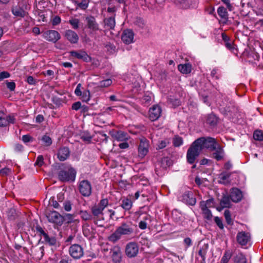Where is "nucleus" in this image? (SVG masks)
I'll use <instances>...</instances> for the list:
<instances>
[{
	"mask_svg": "<svg viewBox=\"0 0 263 263\" xmlns=\"http://www.w3.org/2000/svg\"><path fill=\"white\" fill-rule=\"evenodd\" d=\"M195 141L200 147L201 151L206 148L210 151H214L215 146L219 144L215 138L211 137H200L197 139Z\"/></svg>",
	"mask_w": 263,
	"mask_h": 263,
	"instance_id": "obj_1",
	"label": "nucleus"
},
{
	"mask_svg": "<svg viewBox=\"0 0 263 263\" xmlns=\"http://www.w3.org/2000/svg\"><path fill=\"white\" fill-rule=\"evenodd\" d=\"M201 152V148L194 141L186 153V160L190 164H193L195 162L196 158L199 156Z\"/></svg>",
	"mask_w": 263,
	"mask_h": 263,
	"instance_id": "obj_2",
	"label": "nucleus"
},
{
	"mask_svg": "<svg viewBox=\"0 0 263 263\" xmlns=\"http://www.w3.org/2000/svg\"><path fill=\"white\" fill-rule=\"evenodd\" d=\"M76 171L73 168L67 171L62 170L58 173V178L62 181H74L76 178Z\"/></svg>",
	"mask_w": 263,
	"mask_h": 263,
	"instance_id": "obj_3",
	"label": "nucleus"
},
{
	"mask_svg": "<svg viewBox=\"0 0 263 263\" xmlns=\"http://www.w3.org/2000/svg\"><path fill=\"white\" fill-rule=\"evenodd\" d=\"M46 216L49 222L61 226L63 223V216L55 211L47 210L45 213Z\"/></svg>",
	"mask_w": 263,
	"mask_h": 263,
	"instance_id": "obj_4",
	"label": "nucleus"
},
{
	"mask_svg": "<svg viewBox=\"0 0 263 263\" xmlns=\"http://www.w3.org/2000/svg\"><path fill=\"white\" fill-rule=\"evenodd\" d=\"M79 190L81 195L84 197H89L92 192L91 183L87 180L81 181L79 184Z\"/></svg>",
	"mask_w": 263,
	"mask_h": 263,
	"instance_id": "obj_5",
	"label": "nucleus"
},
{
	"mask_svg": "<svg viewBox=\"0 0 263 263\" xmlns=\"http://www.w3.org/2000/svg\"><path fill=\"white\" fill-rule=\"evenodd\" d=\"M84 21L86 27L89 29L91 32L100 30L99 25L93 16L91 15L86 16Z\"/></svg>",
	"mask_w": 263,
	"mask_h": 263,
	"instance_id": "obj_6",
	"label": "nucleus"
},
{
	"mask_svg": "<svg viewBox=\"0 0 263 263\" xmlns=\"http://www.w3.org/2000/svg\"><path fill=\"white\" fill-rule=\"evenodd\" d=\"M70 255L74 259L81 258L84 255L83 248L78 244L71 245L69 248Z\"/></svg>",
	"mask_w": 263,
	"mask_h": 263,
	"instance_id": "obj_7",
	"label": "nucleus"
},
{
	"mask_svg": "<svg viewBox=\"0 0 263 263\" xmlns=\"http://www.w3.org/2000/svg\"><path fill=\"white\" fill-rule=\"evenodd\" d=\"M122 235H130L134 233L132 222H122L116 229Z\"/></svg>",
	"mask_w": 263,
	"mask_h": 263,
	"instance_id": "obj_8",
	"label": "nucleus"
},
{
	"mask_svg": "<svg viewBox=\"0 0 263 263\" xmlns=\"http://www.w3.org/2000/svg\"><path fill=\"white\" fill-rule=\"evenodd\" d=\"M138 252L139 247L137 243L130 242L126 245L125 252L127 257L129 258L135 257L137 255Z\"/></svg>",
	"mask_w": 263,
	"mask_h": 263,
	"instance_id": "obj_9",
	"label": "nucleus"
},
{
	"mask_svg": "<svg viewBox=\"0 0 263 263\" xmlns=\"http://www.w3.org/2000/svg\"><path fill=\"white\" fill-rule=\"evenodd\" d=\"M14 117L11 115H7L4 111H0V126L6 127L10 124L14 123Z\"/></svg>",
	"mask_w": 263,
	"mask_h": 263,
	"instance_id": "obj_10",
	"label": "nucleus"
},
{
	"mask_svg": "<svg viewBox=\"0 0 263 263\" xmlns=\"http://www.w3.org/2000/svg\"><path fill=\"white\" fill-rule=\"evenodd\" d=\"M112 261L114 263H121L122 260V251L119 246H115L110 251Z\"/></svg>",
	"mask_w": 263,
	"mask_h": 263,
	"instance_id": "obj_11",
	"label": "nucleus"
},
{
	"mask_svg": "<svg viewBox=\"0 0 263 263\" xmlns=\"http://www.w3.org/2000/svg\"><path fill=\"white\" fill-rule=\"evenodd\" d=\"M36 231L40 233V236H42L44 238V242L50 246H54L56 244L57 240L54 237H50L42 229V227L38 226L36 228Z\"/></svg>",
	"mask_w": 263,
	"mask_h": 263,
	"instance_id": "obj_12",
	"label": "nucleus"
},
{
	"mask_svg": "<svg viewBox=\"0 0 263 263\" xmlns=\"http://www.w3.org/2000/svg\"><path fill=\"white\" fill-rule=\"evenodd\" d=\"M69 54L71 57L82 60L85 62H89L91 61V58L84 51L80 50L79 51H70Z\"/></svg>",
	"mask_w": 263,
	"mask_h": 263,
	"instance_id": "obj_13",
	"label": "nucleus"
},
{
	"mask_svg": "<svg viewBox=\"0 0 263 263\" xmlns=\"http://www.w3.org/2000/svg\"><path fill=\"white\" fill-rule=\"evenodd\" d=\"M43 37L47 41L57 42L61 38L60 33L55 30H48L43 33Z\"/></svg>",
	"mask_w": 263,
	"mask_h": 263,
	"instance_id": "obj_14",
	"label": "nucleus"
},
{
	"mask_svg": "<svg viewBox=\"0 0 263 263\" xmlns=\"http://www.w3.org/2000/svg\"><path fill=\"white\" fill-rule=\"evenodd\" d=\"M134 33L131 29H125L123 31L121 40L123 43L128 45L134 42Z\"/></svg>",
	"mask_w": 263,
	"mask_h": 263,
	"instance_id": "obj_15",
	"label": "nucleus"
},
{
	"mask_svg": "<svg viewBox=\"0 0 263 263\" xmlns=\"http://www.w3.org/2000/svg\"><path fill=\"white\" fill-rule=\"evenodd\" d=\"M148 141L145 138L142 139L138 147L139 156L143 158L148 153Z\"/></svg>",
	"mask_w": 263,
	"mask_h": 263,
	"instance_id": "obj_16",
	"label": "nucleus"
},
{
	"mask_svg": "<svg viewBox=\"0 0 263 263\" xmlns=\"http://www.w3.org/2000/svg\"><path fill=\"white\" fill-rule=\"evenodd\" d=\"M161 114V107L158 105H155L149 110V119L152 121H156L160 117Z\"/></svg>",
	"mask_w": 263,
	"mask_h": 263,
	"instance_id": "obj_17",
	"label": "nucleus"
},
{
	"mask_svg": "<svg viewBox=\"0 0 263 263\" xmlns=\"http://www.w3.org/2000/svg\"><path fill=\"white\" fill-rule=\"evenodd\" d=\"M183 202L191 205H194L196 203V199L192 191H185L182 195Z\"/></svg>",
	"mask_w": 263,
	"mask_h": 263,
	"instance_id": "obj_18",
	"label": "nucleus"
},
{
	"mask_svg": "<svg viewBox=\"0 0 263 263\" xmlns=\"http://www.w3.org/2000/svg\"><path fill=\"white\" fill-rule=\"evenodd\" d=\"M236 239L238 243L241 246H245L250 239V235L249 233L243 231L238 232Z\"/></svg>",
	"mask_w": 263,
	"mask_h": 263,
	"instance_id": "obj_19",
	"label": "nucleus"
},
{
	"mask_svg": "<svg viewBox=\"0 0 263 263\" xmlns=\"http://www.w3.org/2000/svg\"><path fill=\"white\" fill-rule=\"evenodd\" d=\"M64 36L72 44L77 43L79 40V36L77 33L70 29L65 31Z\"/></svg>",
	"mask_w": 263,
	"mask_h": 263,
	"instance_id": "obj_20",
	"label": "nucleus"
},
{
	"mask_svg": "<svg viewBox=\"0 0 263 263\" xmlns=\"http://www.w3.org/2000/svg\"><path fill=\"white\" fill-rule=\"evenodd\" d=\"M230 197L233 202H238L242 198V192L237 188H232L231 190Z\"/></svg>",
	"mask_w": 263,
	"mask_h": 263,
	"instance_id": "obj_21",
	"label": "nucleus"
},
{
	"mask_svg": "<svg viewBox=\"0 0 263 263\" xmlns=\"http://www.w3.org/2000/svg\"><path fill=\"white\" fill-rule=\"evenodd\" d=\"M215 152L212 154V157L217 161L222 160L224 156V152L221 146L218 144L215 146Z\"/></svg>",
	"mask_w": 263,
	"mask_h": 263,
	"instance_id": "obj_22",
	"label": "nucleus"
},
{
	"mask_svg": "<svg viewBox=\"0 0 263 263\" xmlns=\"http://www.w3.org/2000/svg\"><path fill=\"white\" fill-rule=\"evenodd\" d=\"M58 158L61 161L66 160L70 155V151L67 147L60 148L58 153Z\"/></svg>",
	"mask_w": 263,
	"mask_h": 263,
	"instance_id": "obj_23",
	"label": "nucleus"
},
{
	"mask_svg": "<svg viewBox=\"0 0 263 263\" xmlns=\"http://www.w3.org/2000/svg\"><path fill=\"white\" fill-rule=\"evenodd\" d=\"M218 118L215 115L211 114L206 116L205 122L211 126H215L218 123Z\"/></svg>",
	"mask_w": 263,
	"mask_h": 263,
	"instance_id": "obj_24",
	"label": "nucleus"
},
{
	"mask_svg": "<svg viewBox=\"0 0 263 263\" xmlns=\"http://www.w3.org/2000/svg\"><path fill=\"white\" fill-rule=\"evenodd\" d=\"M114 136L116 139L119 141H126L129 138L127 133L121 130L117 132Z\"/></svg>",
	"mask_w": 263,
	"mask_h": 263,
	"instance_id": "obj_25",
	"label": "nucleus"
},
{
	"mask_svg": "<svg viewBox=\"0 0 263 263\" xmlns=\"http://www.w3.org/2000/svg\"><path fill=\"white\" fill-rule=\"evenodd\" d=\"M178 70L183 74H188L191 72L192 65L190 63L179 64L178 66Z\"/></svg>",
	"mask_w": 263,
	"mask_h": 263,
	"instance_id": "obj_26",
	"label": "nucleus"
},
{
	"mask_svg": "<svg viewBox=\"0 0 263 263\" xmlns=\"http://www.w3.org/2000/svg\"><path fill=\"white\" fill-rule=\"evenodd\" d=\"M230 197L228 195H223L220 200V205L221 208H229L231 204Z\"/></svg>",
	"mask_w": 263,
	"mask_h": 263,
	"instance_id": "obj_27",
	"label": "nucleus"
},
{
	"mask_svg": "<svg viewBox=\"0 0 263 263\" xmlns=\"http://www.w3.org/2000/svg\"><path fill=\"white\" fill-rule=\"evenodd\" d=\"M133 206L132 200L128 198H122L121 199V206L125 210H129Z\"/></svg>",
	"mask_w": 263,
	"mask_h": 263,
	"instance_id": "obj_28",
	"label": "nucleus"
},
{
	"mask_svg": "<svg viewBox=\"0 0 263 263\" xmlns=\"http://www.w3.org/2000/svg\"><path fill=\"white\" fill-rule=\"evenodd\" d=\"M104 22L105 26H107L108 29H113L116 25L115 18L114 17H110L104 19Z\"/></svg>",
	"mask_w": 263,
	"mask_h": 263,
	"instance_id": "obj_29",
	"label": "nucleus"
},
{
	"mask_svg": "<svg viewBox=\"0 0 263 263\" xmlns=\"http://www.w3.org/2000/svg\"><path fill=\"white\" fill-rule=\"evenodd\" d=\"M231 176V173H222L219 175L218 182L221 184H227L229 183L228 179Z\"/></svg>",
	"mask_w": 263,
	"mask_h": 263,
	"instance_id": "obj_30",
	"label": "nucleus"
},
{
	"mask_svg": "<svg viewBox=\"0 0 263 263\" xmlns=\"http://www.w3.org/2000/svg\"><path fill=\"white\" fill-rule=\"evenodd\" d=\"M12 12L14 15L21 17H24L26 14V12L20 7L13 8Z\"/></svg>",
	"mask_w": 263,
	"mask_h": 263,
	"instance_id": "obj_31",
	"label": "nucleus"
},
{
	"mask_svg": "<svg viewBox=\"0 0 263 263\" xmlns=\"http://www.w3.org/2000/svg\"><path fill=\"white\" fill-rule=\"evenodd\" d=\"M121 238V235L116 229L115 231L108 237V240L113 243L116 242Z\"/></svg>",
	"mask_w": 263,
	"mask_h": 263,
	"instance_id": "obj_32",
	"label": "nucleus"
},
{
	"mask_svg": "<svg viewBox=\"0 0 263 263\" xmlns=\"http://www.w3.org/2000/svg\"><path fill=\"white\" fill-rule=\"evenodd\" d=\"M83 232L84 235L87 237H91L94 234V230L88 224L83 227Z\"/></svg>",
	"mask_w": 263,
	"mask_h": 263,
	"instance_id": "obj_33",
	"label": "nucleus"
},
{
	"mask_svg": "<svg viewBox=\"0 0 263 263\" xmlns=\"http://www.w3.org/2000/svg\"><path fill=\"white\" fill-rule=\"evenodd\" d=\"M217 13L219 16L222 19L227 21L228 14L227 9L224 7H219L217 9Z\"/></svg>",
	"mask_w": 263,
	"mask_h": 263,
	"instance_id": "obj_34",
	"label": "nucleus"
},
{
	"mask_svg": "<svg viewBox=\"0 0 263 263\" xmlns=\"http://www.w3.org/2000/svg\"><path fill=\"white\" fill-rule=\"evenodd\" d=\"M44 246L40 247L34 250L33 255L37 259H41L44 254Z\"/></svg>",
	"mask_w": 263,
	"mask_h": 263,
	"instance_id": "obj_35",
	"label": "nucleus"
},
{
	"mask_svg": "<svg viewBox=\"0 0 263 263\" xmlns=\"http://www.w3.org/2000/svg\"><path fill=\"white\" fill-rule=\"evenodd\" d=\"M79 214L81 218L85 221L90 220L92 218V215L87 211L81 210Z\"/></svg>",
	"mask_w": 263,
	"mask_h": 263,
	"instance_id": "obj_36",
	"label": "nucleus"
},
{
	"mask_svg": "<svg viewBox=\"0 0 263 263\" xmlns=\"http://www.w3.org/2000/svg\"><path fill=\"white\" fill-rule=\"evenodd\" d=\"M234 263H247V259L242 253H238L234 259Z\"/></svg>",
	"mask_w": 263,
	"mask_h": 263,
	"instance_id": "obj_37",
	"label": "nucleus"
},
{
	"mask_svg": "<svg viewBox=\"0 0 263 263\" xmlns=\"http://www.w3.org/2000/svg\"><path fill=\"white\" fill-rule=\"evenodd\" d=\"M91 212L95 216H98L102 213L103 209L98 204L95 205L91 208Z\"/></svg>",
	"mask_w": 263,
	"mask_h": 263,
	"instance_id": "obj_38",
	"label": "nucleus"
},
{
	"mask_svg": "<svg viewBox=\"0 0 263 263\" xmlns=\"http://www.w3.org/2000/svg\"><path fill=\"white\" fill-rule=\"evenodd\" d=\"M208 248V245L206 244L201 247L198 251V254L202 257V261H204L205 259V255L207 252Z\"/></svg>",
	"mask_w": 263,
	"mask_h": 263,
	"instance_id": "obj_39",
	"label": "nucleus"
},
{
	"mask_svg": "<svg viewBox=\"0 0 263 263\" xmlns=\"http://www.w3.org/2000/svg\"><path fill=\"white\" fill-rule=\"evenodd\" d=\"M173 143L175 146L179 147L183 144V139L178 136H175L173 139Z\"/></svg>",
	"mask_w": 263,
	"mask_h": 263,
	"instance_id": "obj_40",
	"label": "nucleus"
},
{
	"mask_svg": "<svg viewBox=\"0 0 263 263\" xmlns=\"http://www.w3.org/2000/svg\"><path fill=\"white\" fill-rule=\"evenodd\" d=\"M81 139L83 141L89 143L92 139V137L88 132H84L81 135Z\"/></svg>",
	"mask_w": 263,
	"mask_h": 263,
	"instance_id": "obj_41",
	"label": "nucleus"
},
{
	"mask_svg": "<svg viewBox=\"0 0 263 263\" xmlns=\"http://www.w3.org/2000/svg\"><path fill=\"white\" fill-rule=\"evenodd\" d=\"M81 99L84 102H87L90 100V93L89 90H85L83 91Z\"/></svg>",
	"mask_w": 263,
	"mask_h": 263,
	"instance_id": "obj_42",
	"label": "nucleus"
},
{
	"mask_svg": "<svg viewBox=\"0 0 263 263\" xmlns=\"http://www.w3.org/2000/svg\"><path fill=\"white\" fill-rule=\"evenodd\" d=\"M253 138L255 140H263V133L261 130H255L253 134Z\"/></svg>",
	"mask_w": 263,
	"mask_h": 263,
	"instance_id": "obj_43",
	"label": "nucleus"
},
{
	"mask_svg": "<svg viewBox=\"0 0 263 263\" xmlns=\"http://www.w3.org/2000/svg\"><path fill=\"white\" fill-rule=\"evenodd\" d=\"M89 3V0H82L81 2L78 3L77 6L82 10H86Z\"/></svg>",
	"mask_w": 263,
	"mask_h": 263,
	"instance_id": "obj_44",
	"label": "nucleus"
},
{
	"mask_svg": "<svg viewBox=\"0 0 263 263\" xmlns=\"http://www.w3.org/2000/svg\"><path fill=\"white\" fill-rule=\"evenodd\" d=\"M80 21L78 18H72L69 21V23L72 26L73 29H77L79 27Z\"/></svg>",
	"mask_w": 263,
	"mask_h": 263,
	"instance_id": "obj_45",
	"label": "nucleus"
},
{
	"mask_svg": "<svg viewBox=\"0 0 263 263\" xmlns=\"http://www.w3.org/2000/svg\"><path fill=\"white\" fill-rule=\"evenodd\" d=\"M224 217H225L227 223L230 225L233 224V221L231 219V215L230 212L229 210H226L224 213Z\"/></svg>",
	"mask_w": 263,
	"mask_h": 263,
	"instance_id": "obj_46",
	"label": "nucleus"
},
{
	"mask_svg": "<svg viewBox=\"0 0 263 263\" xmlns=\"http://www.w3.org/2000/svg\"><path fill=\"white\" fill-rule=\"evenodd\" d=\"M220 109H221V112L223 114H224L226 115H228L230 112L234 111L235 108L232 106H227L226 107L221 108Z\"/></svg>",
	"mask_w": 263,
	"mask_h": 263,
	"instance_id": "obj_47",
	"label": "nucleus"
},
{
	"mask_svg": "<svg viewBox=\"0 0 263 263\" xmlns=\"http://www.w3.org/2000/svg\"><path fill=\"white\" fill-rule=\"evenodd\" d=\"M73 215L71 214H66L63 216V222L66 221L67 223H71L73 221Z\"/></svg>",
	"mask_w": 263,
	"mask_h": 263,
	"instance_id": "obj_48",
	"label": "nucleus"
},
{
	"mask_svg": "<svg viewBox=\"0 0 263 263\" xmlns=\"http://www.w3.org/2000/svg\"><path fill=\"white\" fill-rule=\"evenodd\" d=\"M134 24L141 29L143 28L145 25L144 20L140 17H137L134 22Z\"/></svg>",
	"mask_w": 263,
	"mask_h": 263,
	"instance_id": "obj_49",
	"label": "nucleus"
},
{
	"mask_svg": "<svg viewBox=\"0 0 263 263\" xmlns=\"http://www.w3.org/2000/svg\"><path fill=\"white\" fill-rule=\"evenodd\" d=\"M42 140L46 146H50L52 144L51 138L47 135H44L42 138Z\"/></svg>",
	"mask_w": 263,
	"mask_h": 263,
	"instance_id": "obj_50",
	"label": "nucleus"
},
{
	"mask_svg": "<svg viewBox=\"0 0 263 263\" xmlns=\"http://www.w3.org/2000/svg\"><path fill=\"white\" fill-rule=\"evenodd\" d=\"M7 216L10 220H14L16 217V212L13 209H10L7 212Z\"/></svg>",
	"mask_w": 263,
	"mask_h": 263,
	"instance_id": "obj_51",
	"label": "nucleus"
},
{
	"mask_svg": "<svg viewBox=\"0 0 263 263\" xmlns=\"http://www.w3.org/2000/svg\"><path fill=\"white\" fill-rule=\"evenodd\" d=\"M231 254H230V253H229L227 251L226 252L221 258V263H228L229 259L231 258Z\"/></svg>",
	"mask_w": 263,
	"mask_h": 263,
	"instance_id": "obj_52",
	"label": "nucleus"
},
{
	"mask_svg": "<svg viewBox=\"0 0 263 263\" xmlns=\"http://www.w3.org/2000/svg\"><path fill=\"white\" fill-rule=\"evenodd\" d=\"M204 218L208 220H211L212 218L213 215L211 211L209 209L206 210L202 212Z\"/></svg>",
	"mask_w": 263,
	"mask_h": 263,
	"instance_id": "obj_53",
	"label": "nucleus"
},
{
	"mask_svg": "<svg viewBox=\"0 0 263 263\" xmlns=\"http://www.w3.org/2000/svg\"><path fill=\"white\" fill-rule=\"evenodd\" d=\"M112 83V81L110 79H106L101 81L99 82V86L101 87H108Z\"/></svg>",
	"mask_w": 263,
	"mask_h": 263,
	"instance_id": "obj_54",
	"label": "nucleus"
},
{
	"mask_svg": "<svg viewBox=\"0 0 263 263\" xmlns=\"http://www.w3.org/2000/svg\"><path fill=\"white\" fill-rule=\"evenodd\" d=\"M49 204L55 209H58L60 207V204H59L58 201L54 199L53 197H51L49 201Z\"/></svg>",
	"mask_w": 263,
	"mask_h": 263,
	"instance_id": "obj_55",
	"label": "nucleus"
},
{
	"mask_svg": "<svg viewBox=\"0 0 263 263\" xmlns=\"http://www.w3.org/2000/svg\"><path fill=\"white\" fill-rule=\"evenodd\" d=\"M169 143V142L166 140H161L159 141L158 143V147L157 149H162L165 147L167 144Z\"/></svg>",
	"mask_w": 263,
	"mask_h": 263,
	"instance_id": "obj_56",
	"label": "nucleus"
},
{
	"mask_svg": "<svg viewBox=\"0 0 263 263\" xmlns=\"http://www.w3.org/2000/svg\"><path fill=\"white\" fill-rule=\"evenodd\" d=\"M214 221L217 226L221 230L223 229V225L221 219L218 217H215L214 218Z\"/></svg>",
	"mask_w": 263,
	"mask_h": 263,
	"instance_id": "obj_57",
	"label": "nucleus"
},
{
	"mask_svg": "<svg viewBox=\"0 0 263 263\" xmlns=\"http://www.w3.org/2000/svg\"><path fill=\"white\" fill-rule=\"evenodd\" d=\"M71 203L70 201L67 200L63 203L64 208L65 211L68 212L71 210Z\"/></svg>",
	"mask_w": 263,
	"mask_h": 263,
	"instance_id": "obj_58",
	"label": "nucleus"
},
{
	"mask_svg": "<svg viewBox=\"0 0 263 263\" xmlns=\"http://www.w3.org/2000/svg\"><path fill=\"white\" fill-rule=\"evenodd\" d=\"M6 86L11 91H14L15 90V83L14 82H8V81H7Z\"/></svg>",
	"mask_w": 263,
	"mask_h": 263,
	"instance_id": "obj_59",
	"label": "nucleus"
},
{
	"mask_svg": "<svg viewBox=\"0 0 263 263\" xmlns=\"http://www.w3.org/2000/svg\"><path fill=\"white\" fill-rule=\"evenodd\" d=\"M44 164V158L43 156L40 155L37 157L35 165L41 166Z\"/></svg>",
	"mask_w": 263,
	"mask_h": 263,
	"instance_id": "obj_60",
	"label": "nucleus"
},
{
	"mask_svg": "<svg viewBox=\"0 0 263 263\" xmlns=\"http://www.w3.org/2000/svg\"><path fill=\"white\" fill-rule=\"evenodd\" d=\"M22 140L24 143H26L27 142H32L33 138L29 135H25L23 136Z\"/></svg>",
	"mask_w": 263,
	"mask_h": 263,
	"instance_id": "obj_61",
	"label": "nucleus"
},
{
	"mask_svg": "<svg viewBox=\"0 0 263 263\" xmlns=\"http://www.w3.org/2000/svg\"><path fill=\"white\" fill-rule=\"evenodd\" d=\"M108 201L107 198L102 199L100 202L98 204L104 210L105 208L108 205Z\"/></svg>",
	"mask_w": 263,
	"mask_h": 263,
	"instance_id": "obj_62",
	"label": "nucleus"
},
{
	"mask_svg": "<svg viewBox=\"0 0 263 263\" xmlns=\"http://www.w3.org/2000/svg\"><path fill=\"white\" fill-rule=\"evenodd\" d=\"M161 164L163 167L170 165L171 162L167 157H164L162 159Z\"/></svg>",
	"mask_w": 263,
	"mask_h": 263,
	"instance_id": "obj_63",
	"label": "nucleus"
},
{
	"mask_svg": "<svg viewBox=\"0 0 263 263\" xmlns=\"http://www.w3.org/2000/svg\"><path fill=\"white\" fill-rule=\"evenodd\" d=\"M10 74L7 71H2L0 73V81H2L3 79L5 78H8L10 77Z\"/></svg>",
	"mask_w": 263,
	"mask_h": 263,
	"instance_id": "obj_64",
	"label": "nucleus"
}]
</instances>
